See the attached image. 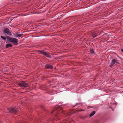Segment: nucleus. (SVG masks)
Returning <instances> with one entry per match:
<instances>
[{"label": "nucleus", "mask_w": 123, "mask_h": 123, "mask_svg": "<svg viewBox=\"0 0 123 123\" xmlns=\"http://www.w3.org/2000/svg\"><path fill=\"white\" fill-rule=\"evenodd\" d=\"M0 37H1V38H2V39H3L4 40H5L6 39V37H4V36H1Z\"/></svg>", "instance_id": "obj_13"}, {"label": "nucleus", "mask_w": 123, "mask_h": 123, "mask_svg": "<svg viewBox=\"0 0 123 123\" xmlns=\"http://www.w3.org/2000/svg\"><path fill=\"white\" fill-rule=\"evenodd\" d=\"M80 104V103H77L76 104V105H79Z\"/></svg>", "instance_id": "obj_15"}, {"label": "nucleus", "mask_w": 123, "mask_h": 123, "mask_svg": "<svg viewBox=\"0 0 123 123\" xmlns=\"http://www.w3.org/2000/svg\"><path fill=\"white\" fill-rule=\"evenodd\" d=\"M90 53L92 54H93V53H94V51H93V50L92 49H90Z\"/></svg>", "instance_id": "obj_12"}, {"label": "nucleus", "mask_w": 123, "mask_h": 123, "mask_svg": "<svg viewBox=\"0 0 123 123\" xmlns=\"http://www.w3.org/2000/svg\"><path fill=\"white\" fill-rule=\"evenodd\" d=\"M3 33L4 34H6L9 35H11V33L9 30L7 28H6L4 30Z\"/></svg>", "instance_id": "obj_6"}, {"label": "nucleus", "mask_w": 123, "mask_h": 123, "mask_svg": "<svg viewBox=\"0 0 123 123\" xmlns=\"http://www.w3.org/2000/svg\"><path fill=\"white\" fill-rule=\"evenodd\" d=\"M7 39L10 42L15 45H17L18 44V40L16 38H12L9 37L7 38Z\"/></svg>", "instance_id": "obj_2"}, {"label": "nucleus", "mask_w": 123, "mask_h": 123, "mask_svg": "<svg viewBox=\"0 0 123 123\" xmlns=\"http://www.w3.org/2000/svg\"><path fill=\"white\" fill-rule=\"evenodd\" d=\"M6 46H12V45H11V44H7L6 45Z\"/></svg>", "instance_id": "obj_14"}, {"label": "nucleus", "mask_w": 123, "mask_h": 123, "mask_svg": "<svg viewBox=\"0 0 123 123\" xmlns=\"http://www.w3.org/2000/svg\"><path fill=\"white\" fill-rule=\"evenodd\" d=\"M114 65H112V64L111 63V65H110V67L111 68H112V66H113Z\"/></svg>", "instance_id": "obj_17"}, {"label": "nucleus", "mask_w": 123, "mask_h": 123, "mask_svg": "<svg viewBox=\"0 0 123 123\" xmlns=\"http://www.w3.org/2000/svg\"><path fill=\"white\" fill-rule=\"evenodd\" d=\"M116 63L117 64H119V63L118 62H117V60H116Z\"/></svg>", "instance_id": "obj_18"}, {"label": "nucleus", "mask_w": 123, "mask_h": 123, "mask_svg": "<svg viewBox=\"0 0 123 123\" xmlns=\"http://www.w3.org/2000/svg\"><path fill=\"white\" fill-rule=\"evenodd\" d=\"M7 110L10 112L14 114L15 113L18 111V110L17 109H16L15 108H8Z\"/></svg>", "instance_id": "obj_5"}, {"label": "nucleus", "mask_w": 123, "mask_h": 123, "mask_svg": "<svg viewBox=\"0 0 123 123\" xmlns=\"http://www.w3.org/2000/svg\"><path fill=\"white\" fill-rule=\"evenodd\" d=\"M84 110H78V111H83Z\"/></svg>", "instance_id": "obj_16"}, {"label": "nucleus", "mask_w": 123, "mask_h": 123, "mask_svg": "<svg viewBox=\"0 0 123 123\" xmlns=\"http://www.w3.org/2000/svg\"><path fill=\"white\" fill-rule=\"evenodd\" d=\"M62 112L65 114V112H64L62 110V109L60 106L55 107L53 111L51 112V113L53 114L56 117L60 116V114L59 113H61Z\"/></svg>", "instance_id": "obj_1"}, {"label": "nucleus", "mask_w": 123, "mask_h": 123, "mask_svg": "<svg viewBox=\"0 0 123 123\" xmlns=\"http://www.w3.org/2000/svg\"><path fill=\"white\" fill-rule=\"evenodd\" d=\"M37 51L39 52L40 54H43L45 56L47 57H49L50 56L49 54L48 53L44 51L43 50H37Z\"/></svg>", "instance_id": "obj_4"}, {"label": "nucleus", "mask_w": 123, "mask_h": 123, "mask_svg": "<svg viewBox=\"0 0 123 123\" xmlns=\"http://www.w3.org/2000/svg\"><path fill=\"white\" fill-rule=\"evenodd\" d=\"M45 67L46 69H51L53 68V67L52 65L49 64H47L45 65Z\"/></svg>", "instance_id": "obj_7"}, {"label": "nucleus", "mask_w": 123, "mask_h": 123, "mask_svg": "<svg viewBox=\"0 0 123 123\" xmlns=\"http://www.w3.org/2000/svg\"><path fill=\"white\" fill-rule=\"evenodd\" d=\"M18 85L21 87H24L26 88L28 86V83H26L24 81H23L20 82L18 84Z\"/></svg>", "instance_id": "obj_3"}, {"label": "nucleus", "mask_w": 123, "mask_h": 123, "mask_svg": "<svg viewBox=\"0 0 123 123\" xmlns=\"http://www.w3.org/2000/svg\"><path fill=\"white\" fill-rule=\"evenodd\" d=\"M121 51H122V52L123 53V49H121Z\"/></svg>", "instance_id": "obj_19"}, {"label": "nucleus", "mask_w": 123, "mask_h": 123, "mask_svg": "<svg viewBox=\"0 0 123 123\" xmlns=\"http://www.w3.org/2000/svg\"><path fill=\"white\" fill-rule=\"evenodd\" d=\"M23 35V34H17L15 35V37H21Z\"/></svg>", "instance_id": "obj_10"}, {"label": "nucleus", "mask_w": 123, "mask_h": 123, "mask_svg": "<svg viewBox=\"0 0 123 123\" xmlns=\"http://www.w3.org/2000/svg\"><path fill=\"white\" fill-rule=\"evenodd\" d=\"M97 35V33L93 32L92 34V36L93 37H96Z\"/></svg>", "instance_id": "obj_8"}, {"label": "nucleus", "mask_w": 123, "mask_h": 123, "mask_svg": "<svg viewBox=\"0 0 123 123\" xmlns=\"http://www.w3.org/2000/svg\"><path fill=\"white\" fill-rule=\"evenodd\" d=\"M95 111H92L90 115V117H91L93 116L95 113Z\"/></svg>", "instance_id": "obj_11"}, {"label": "nucleus", "mask_w": 123, "mask_h": 123, "mask_svg": "<svg viewBox=\"0 0 123 123\" xmlns=\"http://www.w3.org/2000/svg\"><path fill=\"white\" fill-rule=\"evenodd\" d=\"M9 47H7V46L5 47V48H7Z\"/></svg>", "instance_id": "obj_20"}, {"label": "nucleus", "mask_w": 123, "mask_h": 123, "mask_svg": "<svg viewBox=\"0 0 123 123\" xmlns=\"http://www.w3.org/2000/svg\"><path fill=\"white\" fill-rule=\"evenodd\" d=\"M116 60L114 59H113L111 61V63L112 64V65H114L115 63H116Z\"/></svg>", "instance_id": "obj_9"}]
</instances>
